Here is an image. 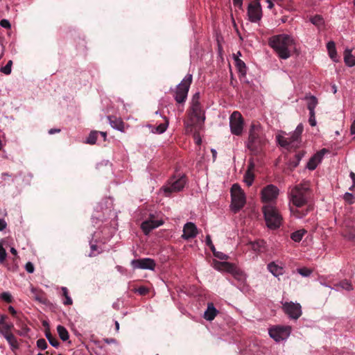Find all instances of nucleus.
I'll return each mask as SVG.
<instances>
[{"instance_id": "f257e3e1", "label": "nucleus", "mask_w": 355, "mask_h": 355, "mask_svg": "<svg viewBox=\"0 0 355 355\" xmlns=\"http://www.w3.org/2000/svg\"><path fill=\"white\" fill-rule=\"evenodd\" d=\"M311 196L310 184L309 182L303 181L299 184L290 188L288 198L290 202V211L292 215L296 218H302L307 214L306 211L301 213L298 208L304 207L308 202Z\"/></svg>"}, {"instance_id": "f03ea898", "label": "nucleus", "mask_w": 355, "mask_h": 355, "mask_svg": "<svg viewBox=\"0 0 355 355\" xmlns=\"http://www.w3.org/2000/svg\"><path fill=\"white\" fill-rule=\"evenodd\" d=\"M205 120V111L200 103V94L196 93L191 99L188 117L184 121L187 132H192L193 129H200Z\"/></svg>"}, {"instance_id": "7ed1b4c3", "label": "nucleus", "mask_w": 355, "mask_h": 355, "mask_svg": "<svg viewBox=\"0 0 355 355\" xmlns=\"http://www.w3.org/2000/svg\"><path fill=\"white\" fill-rule=\"evenodd\" d=\"M269 45L284 60L291 57V53L295 50V42L293 37L287 34L272 36L269 39Z\"/></svg>"}, {"instance_id": "20e7f679", "label": "nucleus", "mask_w": 355, "mask_h": 355, "mask_svg": "<svg viewBox=\"0 0 355 355\" xmlns=\"http://www.w3.org/2000/svg\"><path fill=\"white\" fill-rule=\"evenodd\" d=\"M266 139L260 135L259 126L252 124L250 127L247 146L254 155L259 153L266 144Z\"/></svg>"}, {"instance_id": "39448f33", "label": "nucleus", "mask_w": 355, "mask_h": 355, "mask_svg": "<svg viewBox=\"0 0 355 355\" xmlns=\"http://www.w3.org/2000/svg\"><path fill=\"white\" fill-rule=\"evenodd\" d=\"M266 225L270 229H277L282 223V217L273 205H266L262 208Z\"/></svg>"}, {"instance_id": "423d86ee", "label": "nucleus", "mask_w": 355, "mask_h": 355, "mask_svg": "<svg viewBox=\"0 0 355 355\" xmlns=\"http://www.w3.org/2000/svg\"><path fill=\"white\" fill-rule=\"evenodd\" d=\"M303 130V125L300 123L290 137H286L283 135H279L276 137L277 140L281 146L286 148H297L300 143V137Z\"/></svg>"}, {"instance_id": "0eeeda50", "label": "nucleus", "mask_w": 355, "mask_h": 355, "mask_svg": "<svg viewBox=\"0 0 355 355\" xmlns=\"http://www.w3.org/2000/svg\"><path fill=\"white\" fill-rule=\"evenodd\" d=\"M303 130V125L300 123L290 137H286L283 135H279L276 137L277 140L281 146L286 148H297L300 143V137Z\"/></svg>"}, {"instance_id": "6e6552de", "label": "nucleus", "mask_w": 355, "mask_h": 355, "mask_svg": "<svg viewBox=\"0 0 355 355\" xmlns=\"http://www.w3.org/2000/svg\"><path fill=\"white\" fill-rule=\"evenodd\" d=\"M232 203L231 208L234 212L242 209L246 202L245 195L243 189L238 184H234L231 188Z\"/></svg>"}, {"instance_id": "1a4fd4ad", "label": "nucleus", "mask_w": 355, "mask_h": 355, "mask_svg": "<svg viewBox=\"0 0 355 355\" xmlns=\"http://www.w3.org/2000/svg\"><path fill=\"white\" fill-rule=\"evenodd\" d=\"M186 184V179L184 175H180L178 178L173 177L164 185L159 190L160 193H163L165 196H170L172 193L181 191Z\"/></svg>"}, {"instance_id": "9d476101", "label": "nucleus", "mask_w": 355, "mask_h": 355, "mask_svg": "<svg viewBox=\"0 0 355 355\" xmlns=\"http://www.w3.org/2000/svg\"><path fill=\"white\" fill-rule=\"evenodd\" d=\"M191 82L192 75L187 74L183 78L182 82L177 86V89L175 93V99L177 103H182L185 101Z\"/></svg>"}, {"instance_id": "9b49d317", "label": "nucleus", "mask_w": 355, "mask_h": 355, "mask_svg": "<svg viewBox=\"0 0 355 355\" xmlns=\"http://www.w3.org/2000/svg\"><path fill=\"white\" fill-rule=\"evenodd\" d=\"M291 332L290 326H276L269 329V335L276 342L286 340Z\"/></svg>"}, {"instance_id": "f8f14e48", "label": "nucleus", "mask_w": 355, "mask_h": 355, "mask_svg": "<svg viewBox=\"0 0 355 355\" xmlns=\"http://www.w3.org/2000/svg\"><path fill=\"white\" fill-rule=\"evenodd\" d=\"M231 132L235 135H241L243 129V119L239 112H234L230 117Z\"/></svg>"}, {"instance_id": "ddd939ff", "label": "nucleus", "mask_w": 355, "mask_h": 355, "mask_svg": "<svg viewBox=\"0 0 355 355\" xmlns=\"http://www.w3.org/2000/svg\"><path fill=\"white\" fill-rule=\"evenodd\" d=\"M282 309L291 319L297 320L302 314V306L297 302H285L282 303Z\"/></svg>"}, {"instance_id": "4468645a", "label": "nucleus", "mask_w": 355, "mask_h": 355, "mask_svg": "<svg viewBox=\"0 0 355 355\" xmlns=\"http://www.w3.org/2000/svg\"><path fill=\"white\" fill-rule=\"evenodd\" d=\"M261 195L263 202H272L277 199L279 189L273 184H268L261 190Z\"/></svg>"}, {"instance_id": "2eb2a0df", "label": "nucleus", "mask_w": 355, "mask_h": 355, "mask_svg": "<svg viewBox=\"0 0 355 355\" xmlns=\"http://www.w3.org/2000/svg\"><path fill=\"white\" fill-rule=\"evenodd\" d=\"M248 15L251 22H258L261 19V7L259 2H253L249 4Z\"/></svg>"}, {"instance_id": "dca6fc26", "label": "nucleus", "mask_w": 355, "mask_h": 355, "mask_svg": "<svg viewBox=\"0 0 355 355\" xmlns=\"http://www.w3.org/2000/svg\"><path fill=\"white\" fill-rule=\"evenodd\" d=\"M131 265L135 269H144L153 270L155 268V262L150 258L133 259Z\"/></svg>"}, {"instance_id": "f3484780", "label": "nucleus", "mask_w": 355, "mask_h": 355, "mask_svg": "<svg viewBox=\"0 0 355 355\" xmlns=\"http://www.w3.org/2000/svg\"><path fill=\"white\" fill-rule=\"evenodd\" d=\"M164 221L162 219H155V216L152 214L148 220L141 223V227L145 234H148L151 230L162 225Z\"/></svg>"}, {"instance_id": "a211bd4d", "label": "nucleus", "mask_w": 355, "mask_h": 355, "mask_svg": "<svg viewBox=\"0 0 355 355\" xmlns=\"http://www.w3.org/2000/svg\"><path fill=\"white\" fill-rule=\"evenodd\" d=\"M328 152V150L325 148L322 149L321 150L316 153L314 155H313L306 164V168L309 170L313 171L317 168L318 164L322 162L324 155Z\"/></svg>"}, {"instance_id": "6ab92c4d", "label": "nucleus", "mask_w": 355, "mask_h": 355, "mask_svg": "<svg viewBox=\"0 0 355 355\" xmlns=\"http://www.w3.org/2000/svg\"><path fill=\"white\" fill-rule=\"evenodd\" d=\"M198 234V228L196 225L191 222L187 223L183 227V234L182 238L184 240L195 238Z\"/></svg>"}, {"instance_id": "aec40b11", "label": "nucleus", "mask_w": 355, "mask_h": 355, "mask_svg": "<svg viewBox=\"0 0 355 355\" xmlns=\"http://www.w3.org/2000/svg\"><path fill=\"white\" fill-rule=\"evenodd\" d=\"M213 267L219 271H226V272H232L233 271V264L229 262H220L218 261H214L213 262Z\"/></svg>"}, {"instance_id": "412c9836", "label": "nucleus", "mask_w": 355, "mask_h": 355, "mask_svg": "<svg viewBox=\"0 0 355 355\" xmlns=\"http://www.w3.org/2000/svg\"><path fill=\"white\" fill-rule=\"evenodd\" d=\"M13 327V324L12 323H8L5 322V317L2 316L0 320V334L3 336V337L7 336L9 334H11L10 329Z\"/></svg>"}, {"instance_id": "4be33fe9", "label": "nucleus", "mask_w": 355, "mask_h": 355, "mask_svg": "<svg viewBox=\"0 0 355 355\" xmlns=\"http://www.w3.org/2000/svg\"><path fill=\"white\" fill-rule=\"evenodd\" d=\"M107 119L112 128L119 131L124 132V123L121 119L114 116H108Z\"/></svg>"}, {"instance_id": "5701e85b", "label": "nucleus", "mask_w": 355, "mask_h": 355, "mask_svg": "<svg viewBox=\"0 0 355 355\" xmlns=\"http://www.w3.org/2000/svg\"><path fill=\"white\" fill-rule=\"evenodd\" d=\"M218 313V311L214 307V304L212 303H209L204 313V318L207 320L211 321L215 318Z\"/></svg>"}, {"instance_id": "b1692460", "label": "nucleus", "mask_w": 355, "mask_h": 355, "mask_svg": "<svg viewBox=\"0 0 355 355\" xmlns=\"http://www.w3.org/2000/svg\"><path fill=\"white\" fill-rule=\"evenodd\" d=\"M268 269L276 277L283 275L284 272V268L274 262L270 263L268 265Z\"/></svg>"}, {"instance_id": "393cba45", "label": "nucleus", "mask_w": 355, "mask_h": 355, "mask_svg": "<svg viewBox=\"0 0 355 355\" xmlns=\"http://www.w3.org/2000/svg\"><path fill=\"white\" fill-rule=\"evenodd\" d=\"M329 55L334 62H338L337 53L336 50V44L334 42L330 41L327 44Z\"/></svg>"}, {"instance_id": "a878e982", "label": "nucleus", "mask_w": 355, "mask_h": 355, "mask_svg": "<svg viewBox=\"0 0 355 355\" xmlns=\"http://www.w3.org/2000/svg\"><path fill=\"white\" fill-rule=\"evenodd\" d=\"M344 61L349 67L355 65V57L352 54L351 50L346 49L344 52Z\"/></svg>"}, {"instance_id": "bb28decb", "label": "nucleus", "mask_w": 355, "mask_h": 355, "mask_svg": "<svg viewBox=\"0 0 355 355\" xmlns=\"http://www.w3.org/2000/svg\"><path fill=\"white\" fill-rule=\"evenodd\" d=\"M168 126V120L167 118L164 117V122L155 127L153 130H152V132L156 134H162L166 130Z\"/></svg>"}, {"instance_id": "cd10ccee", "label": "nucleus", "mask_w": 355, "mask_h": 355, "mask_svg": "<svg viewBox=\"0 0 355 355\" xmlns=\"http://www.w3.org/2000/svg\"><path fill=\"white\" fill-rule=\"evenodd\" d=\"M233 271L232 272H228L231 275H232L234 278L237 279L239 281H243L245 278V275L244 272L239 269L234 264H233Z\"/></svg>"}, {"instance_id": "c85d7f7f", "label": "nucleus", "mask_w": 355, "mask_h": 355, "mask_svg": "<svg viewBox=\"0 0 355 355\" xmlns=\"http://www.w3.org/2000/svg\"><path fill=\"white\" fill-rule=\"evenodd\" d=\"M307 100V108L309 112H315V108L318 105V100L314 96H310L306 97Z\"/></svg>"}, {"instance_id": "c756f323", "label": "nucleus", "mask_w": 355, "mask_h": 355, "mask_svg": "<svg viewBox=\"0 0 355 355\" xmlns=\"http://www.w3.org/2000/svg\"><path fill=\"white\" fill-rule=\"evenodd\" d=\"M4 338L6 339V340L9 343V345L11 347V349L12 351H14L18 348V347H19L18 342L17 340V338L15 337V336L12 334H9Z\"/></svg>"}, {"instance_id": "7c9ffc66", "label": "nucleus", "mask_w": 355, "mask_h": 355, "mask_svg": "<svg viewBox=\"0 0 355 355\" xmlns=\"http://www.w3.org/2000/svg\"><path fill=\"white\" fill-rule=\"evenodd\" d=\"M306 232V231L304 230H300L295 231V232L291 234V238L295 242H300L302 239Z\"/></svg>"}, {"instance_id": "2f4dec72", "label": "nucleus", "mask_w": 355, "mask_h": 355, "mask_svg": "<svg viewBox=\"0 0 355 355\" xmlns=\"http://www.w3.org/2000/svg\"><path fill=\"white\" fill-rule=\"evenodd\" d=\"M31 297L36 301H38L40 302H44V298L43 297L42 293L40 291H37L36 288H31Z\"/></svg>"}, {"instance_id": "473e14b6", "label": "nucleus", "mask_w": 355, "mask_h": 355, "mask_svg": "<svg viewBox=\"0 0 355 355\" xmlns=\"http://www.w3.org/2000/svg\"><path fill=\"white\" fill-rule=\"evenodd\" d=\"M57 331L59 334L60 338L63 340L66 341L69 339V333L65 327L61 325H58L57 327Z\"/></svg>"}, {"instance_id": "72a5a7b5", "label": "nucleus", "mask_w": 355, "mask_h": 355, "mask_svg": "<svg viewBox=\"0 0 355 355\" xmlns=\"http://www.w3.org/2000/svg\"><path fill=\"white\" fill-rule=\"evenodd\" d=\"M235 64L239 71L245 75L246 73V66L245 62L239 58H235Z\"/></svg>"}, {"instance_id": "f704fd0d", "label": "nucleus", "mask_w": 355, "mask_h": 355, "mask_svg": "<svg viewBox=\"0 0 355 355\" xmlns=\"http://www.w3.org/2000/svg\"><path fill=\"white\" fill-rule=\"evenodd\" d=\"M254 172L246 171L244 177L243 181L249 187L251 186L254 182Z\"/></svg>"}, {"instance_id": "c9c22d12", "label": "nucleus", "mask_w": 355, "mask_h": 355, "mask_svg": "<svg viewBox=\"0 0 355 355\" xmlns=\"http://www.w3.org/2000/svg\"><path fill=\"white\" fill-rule=\"evenodd\" d=\"M250 244L252 246V249L256 252L261 251L265 247V242L263 241L250 242Z\"/></svg>"}, {"instance_id": "e433bc0d", "label": "nucleus", "mask_w": 355, "mask_h": 355, "mask_svg": "<svg viewBox=\"0 0 355 355\" xmlns=\"http://www.w3.org/2000/svg\"><path fill=\"white\" fill-rule=\"evenodd\" d=\"M98 135V131H96V130L92 131L89 133L88 137L87 138V140L85 141L86 144H92V145L96 144Z\"/></svg>"}, {"instance_id": "4c0bfd02", "label": "nucleus", "mask_w": 355, "mask_h": 355, "mask_svg": "<svg viewBox=\"0 0 355 355\" xmlns=\"http://www.w3.org/2000/svg\"><path fill=\"white\" fill-rule=\"evenodd\" d=\"M61 290L62 291V295L65 297V300L63 302V304L65 305H71L72 304L73 302L71 298L69 297L68 293V290L66 287H62Z\"/></svg>"}, {"instance_id": "58836bf2", "label": "nucleus", "mask_w": 355, "mask_h": 355, "mask_svg": "<svg viewBox=\"0 0 355 355\" xmlns=\"http://www.w3.org/2000/svg\"><path fill=\"white\" fill-rule=\"evenodd\" d=\"M46 338L48 339L49 343L54 347H58L59 346V342L58 340L54 338L51 334L49 331H46Z\"/></svg>"}, {"instance_id": "ea45409f", "label": "nucleus", "mask_w": 355, "mask_h": 355, "mask_svg": "<svg viewBox=\"0 0 355 355\" xmlns=\"http://www.w3.org/2000/svg\"><path fill=\"white\" fill-rule=\"evenodd\" d=\"M7 257V253L3 248V241H0V263H3Z\"/></svg>"}, {"instance_id": "a19ab883", "label": "nucleus", "mask_w": 355, "mask_h": 355, "mask_svg": "<svg viewBox=\"0 0 355 355\" xmlns=\"http://www.w3.org/2000/svg\"><path fill=\"white\" fill-rule=\"evenodd\" d=\"M338 286H340L341 288L345 289L346 291L353 290V286H352V284L347 280H344V281L340 282L338 284Z\"/></svg>"}, {"instance_id": "79ce46f5", "label": "nucleus", "mask_w": 355, "mask_h": 355, "mask_svg": "<svg viewBox=\"0 0 355 355\" xmlns=\"http://www.w3.org/2000/svg\"><path fill=\"white\" fill-rule=\"evenodd\" d=\"M310 20L312 24H313L314 25H315L318 27L322 26L324 23V20H323L322 17H321L319 15H315V16L311 17Z\"/></svg>"}, {"instance_id": "37998d69", "label": "nucleus", "mask_w": 355, "mask_h": 355, "mask_svg": "<svg viewBox=\"0 0 355 355\" xmlns=\"http://www.w3.org/2000/svg\"><path fill=\"white\" fill-rule=\"evenodd\" d=\"M12 60H9L6 66L1 68L0 71L6 75H9L11 73V67H12Z\"/></svg>"}, {"instance_id": "c03bdc74", "label": "nucleus", "mask_w": 355, "mask_h": 355, "mask_svg": "<svg viewBox=\"0 0 355 355\" xmlns=\"http://www.w3.org/2000/svg\"><path fill=\"white\" fill-rule=\"evenodd\" d=\"M297 272L303 277H309L311 274V270L307 268L297 269Z\"/></svg>"}, {"instance_id": "a18cd8bd", "label": "nucleus", "mask_w": 355, "mask_h": 355, "mask_svg": "<svg viewBox=\"0 0 355 355\" xmlns=\"http://www.w3.org/2000/svg\"><path fill=\"white\" fill-rule=\"evenodd\" d=\"M37 346L44 350L45 349L47 348V343L46 342V340L43 338H41V339H39L37 341Z\"/></svg>"}, {"instance_id": "49530a36", "label": "nucleus", "mask_w": 355, "mask_h": 355, "mask_svg": "<svg viewBox=\"0 0 355 355\" xmlns=\"http://www.w3.org/2000/svg\"><path fill=\"white\" fill-rule=\"evenodd\" d=\"M1 298L7 302H10L12 301V295L8 292H3L1 295Z\"/></svg>"}, {"instance_id": "de8ad7c7", "label": "nucleus", "mask_w": 355, "mask_h": 355, "mask_svg": "<svg viewBox=\"0 0 355 355\" xmlns=\"http://www.w3.org/2000/svg\"><path fill=\"white\" fill-rule=\"evenodd\" d=\"M309 124L311 126L316 125V119L315 116V112H309Z\"/></svg>"}, {"instance_id": "09e8293b", "label": "nucleus", "mask_w": 355, "mask_h": 355, "mask_svg": "<svg viewBox=\"0 0 355 355\" xmlns=\"http://www.w3.org/2000/svg\"><path fill=\"white\" fill-rule=\"evenodd\" d=\"M304 155V153L303 152L299 153L295 155L296 161L295 162L291 163V164L293 165V167H296L299 164L301 159L303 157Z\"/></svg>"}, {"instance_id": "8fccbe9b", "label": "nucleus", "mask_w": 355, "mask_h": 355, "mask_svg": "<svg viewBox=\"0 0 355 355\" xmlns=\"http://www.w3.org/2000/svg\"><path fill=\"white\" fill-rule=\"evenodd\" d=\"M0 26L3 28L10 29L11 28V24L8 19H3L0 21Z\"/></svg>"}, {"instance_id": "3c124183", "label": "nucleus", "mask_w": 355, "mask_h": 355, "mask_svg": "<svg viewBox=\"0 0 355 355\" xmlns=\"http://www.w3.org/2000/svg\"><path fill=\"white\" fill-rule=\"evenodd\" d=\"M214 255L220 260H226L228 259V256L221 252L217 251Z\"/></svg>"}, {"instance_id": "603ef678", "label": "nucleus", "mask_w": 355, "mask_h": 355, "mask_svg": "<svg viewBox=\"0 0 355 355\" xmlns=\"http://www.w3.org/2000/svg\"><path fill=\"white\" fill-rule=\"evenodd\" d=\"M26 270L29 273H33L34 272V266L31 262H28L26 264Z\"/></svg>"}, {"instance_id": "864d4df0", "label": "nucleus", "mask_w": 355, "mask_h": 355, "mask_svg": "<svg viewBox=\"0 0 355 355\" xmlns=\"http://www.w3.org/2000/svg\"><path fill=\"white\" fill-rule=\"evenodd\" d=\"M255 167V164L253 161L250 160L248 164V170L246 171L253 172Z\"/></svg>"}, {"instance_id": "5fc2aeb1", "label": "nucleus", "mask_w": 355, "mask_h": 355, "mask_svg": "<svg viewBox=\"0 0 355 355\" xmlns=\"http://www.w3.org/2000/svg\"><path fill=\"white\" fill-rule=\"evenodd\" d=\"M7 223L4 219L0 218V231H3L6 229Z\"/></svg>"}, {"instance_id": "6e6d98bb", "label": "nucleus", "mask_w": 355, "mask_h": 355, "mask_svg": "<svg viewBox=\"0 0 355 355\" xmlns=\"http://www.w3.org/2000/svg\"><path fill=\"white\" fill-rule=\"evenodd\" d=\"M205 242H206V244L207 245L209 246L211 245H212V241H211V236L209 235H207L205 238Z\"/></svg>"}, {"instance_id": "4d7b16f0", "label": "nucleus", "mask_w": 355, "mask_h": 355, "mask_svg": "<svg viewBox=\"0 0 355 355\" xmlns=\"http://www.w3.org/2000/svg\"><path fill=\"white\" fill-rule=\"evenodd\" d=\"M194 139H195L196 143L198 145H200L201 144V139H200L199 135L195 134L194 135Z\"/></svg>"}, {"instance_id": "13d9d810", "label": "nucleus", "mask_w": 355, "mask_h": 355, "mask_svg": "<svg viewBox=\"0 0 355 355\" xmlns=\"http://www.w3.org/2000/svg\"><path fill=\"white\" fill-rule=\"evenodd\" d=\"M242 1H243V0H233L234 4L236 6H238L239 8H241Z\"/></svg>"}, {"instance_id": "bf43d9fd", "label": "nucleus", "mask_w": 355, "mask_h": 355, "mask_svg": "<svg viewBox=\"0 0 355 355\" xmlns=\"http://www.w3.org/2000/svg\"><path fill=\"white\" fill-rule=\"evenodd\" d=\"M350 132H351L352 135H355V120L352 123L351 128H350Z\"/></svg>"}, {"instance_id": "052dcab7", "label": "nucleus", "mask_w": 355, "mask_h": 355, "mask_svg": "<svg viewBox=\"0 0 355 355\" xmlns=\"http://www.w3.org/2000/svg\"><path fill=\"white\" fill-rule=\"evenodd\" d=\"M60 131V129H55V128H52V129H50L49 130V134L50 135H53L54 133H56V132H59Z\"/></svg>"}, {"instance_id": "680f3d73", "label": "nucleus", "mask_w": 355, "mask_h": 355, "mask_svg": "<svg viewBox=\"0 0 355 355\" xmlns=\"http://www.w3.org/2000/svg\"><path fill=\"white\" fill-rule=\"evenodd\" d=\"M8 310L12 315H16L17 312H16L15 309H14V307L10 306L8 308Z\"/></svg>"}, {"instance_id": "e2e57ef3", "label": "nucleus", "mask_w": 355, "mask_h": 355, "mask_svg": "<svg viewBox=\"0 0 355 355\" xmlns=\"http://www.w3.org/2000/svg\"><path fill=\"white\" fill-rule=\"evenodd\" d=\"M266 1L268 3V6H267L268 8H269V9L272 8L274 4L272 2V1H270V0H266Z\"/></svg>"}, {"instance_id": "0e129e2a", "label": "nucleus", "mask_w": 355, "mask_h": 355, "mask_svg": "<svg viewBox=\"0 0 355 355\" xmlns=\"http://www.w3.org/2000/svg\"><path fill=\"white\" fill-rule=\"evenodd\" d=\"M349 175L352 180L354 181L353 187H355V174L353 172H351Z\"/></svg>"}, {"instance_id": "69168bd1", "label": "nucleus", "mask_w": 355, "mask_h": 355, "mask_svg": "<svg viewBox=\"0 0 355 355\" xmlns=\"http://www.w3.org/2000/svg\"><path fill=\"white\" fill-rule=\"evenodd\" d=\"M211 151L212 153L213 158L214 159H215L216 158L217 155L216 150L215 149H211Z\"/></svg>"}, {"instance_id": "338daca9", "label": "nucleus", "mask_w": 355, "mask_h": 355, "mask_svg": "<svg viewBox=\"0 0 355 355\" xmlns=\"http://www.w3.org/2000/svg\"><path fill=\"white\" fill-rule=\"evenodd\" d=\"M10 252L14 255H17V250L15 248H10Z\"/></svg>"}, {"instance_id": "774afa93", "label": "nucleus", "mask_w": 355, "mask_h": 355, "mask_svg": "<svg viewBox=\"0 0 355 355\" xmlns=\"http://www.w3.org/2000/svg\"><path fill=\"white\" fill-rule=\"evenodd\" d=\"M211 249V250L212 251V252L214 253V254H215V252H216L217 251L216 250V248L214 245V244L211 245L209 246Z\"/></svg>"}]
</instances>
